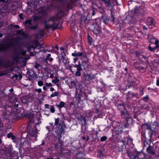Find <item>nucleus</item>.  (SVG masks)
Masks as SVG:
<instances>
[{"label":"nucleus","mask_w":159,"mask_h":159,"mask_svg":"<svg viewBox=\"0 0 159 159\" xmlns=\"http://www.w3.org/2000/svg\"><path fill=\"white\" fill-rule=\"evenodd\" d=\"M64 15V13L63 12H60L56 15L50 17L48 21V22L52 21L53 24L51 25H48L46 24L45 25V29H48L51 28L52 29H56L58 26V21H60L61 18H62Z\"/></svg>","instance_id":"obj_1"},{"label":"nucleus","mask_w":159,"mask_h":159,"mask_svg":"<svg viewBox=\"0 0 159 159\" xmlns=\"http://www.w3.org/2000/svg\"><path fill=\"white\" fill-rule=\"evenodd\" d=\"M144 125L146 126V129H149L151 130L150 132V139L151 138V137L152 135V132H156V128L159 125V123L156 122H153L152 124H150L148 123H145L143 125Z\"/></svg>","instance_id":"obj_2"},{"label":"nucleus","mask_w":159,"mask_h":159,"mask_svg":"<svg viewBox=\"0 0 159 159\" xmlns=\"http://www.w3.org/2000/svg\"><path fill=\"white\" fill-rule=\"evenodd\" d=\"M15 47L14 42H11L9 43H2L0 45V51L3 52L7 51L10 47Z\"/></svg>","instance_id":"obj_3"},{"label":"nucleus","mask_w":159,"mask_h":159,"mask_svg":"<svg viewBox=\"0 0 159 159\" xmlns=\"http://www.w3.org/2000/svg\"><path fill=\"white\" fill-rule=\"evenodd\" d=\"M146 9L143 6H136L135 8L132 10V12L135 16L140 15L144 14Z\"/></svg>","instance_id":"obj_4"},{"label":"nucleus","mask_w":159,"mask_h":159,"mask_svg":"<svg viewBox=\"0 0 159 159\" xmlns=\"http://www.w3.org/2000/svg\"><path fill=\"white\" fill-rule=\"evenodd\" d=\"M54 144L56 150L59 149L61 151H63L62 146L63 145V143L60 137H58V139H55Z\"/></svg>","instance_id":"obj_5"},{"label":"nucleus","mask_w":159,"mask_h":159,"mask_svg":"<svg viewBox=\"0 0 159 159\" xmlns=\"http://www.w3.org/2000/svg\"><path fill=\"white\" fill-rule=\"evenodd\" d=\"M9 99L10 103L14 104L15 107H18L19 102L18 101L17 98L13 93H11L9 94Z\"/></svg>","instance_id":"obj_6"},{"label":"nucleus","mask_w":159,"mask_h":159,"mask_svg":"<svg viewBox=\"0 0 159 159\" xmlns=\"http://www.w3.org/2000/svg\"><path fill=\"white\" fill-rule=\"evenodd\" d=\"M31 45H30L27 47V51L29 52L30 51L31 49L33 48L34 50L37 48L39 46V48H41V46L39 44L37 41H33L31 42Z\"/></svg>","instance_id":"obj_7"},{"label":"nucleus","mask_w":159,"mask_h":159,"mask_svg":"<svg viewBox=\"0 0 159 159\" xmlns=\"http://www.w3.org/2000/svg\"><path fill=\"white\" fill-rule=\"evenodd\" d=\"M59 127L57 132L59 134L58 137L61 138V134H64V128H66L65 125L63 121H61L59 124Z\"/></svg>","instance_id":"obj_8"},{"label":"nucleus","mask_w":159,"mask_h":159,"mask_svg":"<svg viewBox=\"0 0 159 159\" xmlns=\"http://www.w3.org/2000/svg\"><path fill=\"white\" fill-rule=\"evenodd\" d=\"M42 17V16H41L36 15L35 16L34 19H30L29 20H26L24 22V24L26 25L28 27L31 26L32 25L31 21L33 20L34 21L37 20H40Z\"/></svg>","instance_id":"obj_9"},{"label":"nucleus","mask_w":159,"mask_h":159,"mask_svg":"<svg viewBox=\"0 0 159 159\" xmlns=\"http://www.w3.org/2000/svg\"><path fill=\"white\" fill-rule=\"evenodd\" d=\"M127 144L128 143V140L127 142H125L124 141H121L118 142L116 144V147L118 149L117 150L119 152L123 151V149L125 148V143Z\"/></svg>","instance_id":"obj_10"},{"label":"nucleus","mask_w":159,"mask_h":159,"mask_svg":"<svg viewBox=\"0 0 159 159\" xmlns=\"http://www.w3.org/2000/svg\"><path fill=\"white\" fill-rule=\"evenodd\" d=\"M91 27L93 28L92 30V31L96 35H97L101 33V27L97 24H93Z\"/></svg>","instance_id":"obj_11"},{"label":"nucleus","mask_w":159,"mask_h":159,"mask_svg":"<svg viewBox=\"0 0 159 159\" xmlns=\"http://www.w3.org/2000/svg\"><path fill=\"white\" fill-rule=\"evenodd\" d=\"M103 1L106 6L108 9L111 10L113 9L114 5L113 2H111V0H103Z\"/></svg>","instance_id":"obj_12"},{"label":"nucleus","mask_w":159,"mask_h":159,"mask_svg":"<svg viewBox=\"0 0 159 159\" xmlns=\"http://www.w3.org/2000/svg\"><path fill=\"white\" fill-rule=\"evenodd\" d=\"M72 55L73 57H81L84 58L86 57V55L85 52H79L76 51H75L74 53L72 54Z\"/></svg>","instance_id":"obj_13"},{"label":"nucleus","mask_w":159,"mask_h":159,"mask_svg":"<svg viewBox=\"0 0 159 159\" xmlns=\"http://www.w3.org/2000/svg\"><path fill=\"white\" fill-rule=\"evenodd\" d=\"M11 115L13 119L16 120L19 119L21 116V114L19 112L18 110H16L14 113H12Z\"/></svg>","instance_id":"obj_14"},{"label":"nucleus","mask_w":159,"mask_h":159,"mask_svg":"<svg viewBox=\"0 0 159 159\" xmlns=\"http://www.w3.org/2000/svg\"><path fill=\"white\" fill-rule=\"evenodd\" d=\"M98 157L99 158H102L104 157H106V154L105 153V151L103 148H101L98 152L97 154Z\"/></svg>","instance_id":"obj_15"},{"label":"nucleus","mask_w":159,"mask_h":159,"mask_svg":"<svg viewBox=\"0 0 159 159\" xmlns=\"http://www.w3.org/2000/svg\"><path fill=\"white\" fill-rule=\"evenodd\" d=\"M146 151L148 154L153 156L156 154V153L154 151L153 147L151 146L150 144L149 145L148 147L147 148Z\"/></svg>","instance_id":"obj_16"},{"label":"nucleus","mask_w":159,"mask_h":159,"mask_svg":"<svg viewBox=\"0 0 159 159\" xmlns=\"http://www.w3.org/2000/svg\"><path fill=\"white\" fill-rule=\"evenodd\" d=\"M133 122V120L132 118L129 117L127 118L126 120V123L124 125V127L125 128H129L130 125L132 124Z\"/></svg>","instance_id":"obj_17"},{"label":"nucleus","mask_w":159,"mask_h":159,"mask_svg":"<svg viewBox=\"0 0 159 159\" xmlns=\"http://www.w3.org/2000/svg\"><path fill=\"white\" fill-rule=\"evenodd\" d=\"M147 24L149 25L154 26L155 24V21L152 17H149L147 20Z\"/></svg>","instance_id":"obj_18"},{"label":"nucleus","mask_w":159,"mask_h":159,"mask_svg":"<svg viewBox=\"0 0 159 159\" xmlns=\"http://www.w3.org/2000/svg\"><path fill=\"white\" fill-rule=\"evenodd\" d=\"M84 77H85V80H89L95 78V76L93 74H84Z\"/></svg>","instance_id":"obj_19"},{"label":"nucleus","mask_w":159,"mask_h":159,"mask_svg":"<svg viewBox=\"0 0 159 159\" xmlns=\"http://www.w3.org/2000/svg\"><path fill=\"white\" fill-rule=\"evenodd\" d=\"M30 99V97L29 96H25L21 98L22 103L24 104H27L28 103L29 100Z\"/></svg>","instance_id":"obj_20"},{"label":"nucleus","mask_w":159,"mask_h":159,"mask_svg":"<svg viewBox=\"0 0 159 159\" xmlns=\"http://www.w3.org/2000/svg\"><path fill=\"white\" fill-rule=\"evenodd\" d=\"M26 117L28 118L29 120L30 124L34 122V115L33 113L31 112L29 113L27 115Z\"/></svg>","instance_id":"obj_21"},{"label":"nucleus","mask_w":159,"mask_h":159,"mask_svg":"<svg viewBox=\"0 0 159 159\" xmlns=\"http://www.w3.org/2000/svg\"><path fill=\"white\" fill-rule=\"evenodd\" d=\"M60 1L61 2L63 3H64L65 2H67V9L68 10H69L70 9H71L72 5V2L71 1L70 2H67V0H60Z\"/></svg>","instance_id":"obj_22"},{"label":"nucleus","mask_w":159,"mask_h":159,"mask_svg":"<svg viewBox=\"0 0 159 159\" xmlns=\"http://www.w3.org/2000/svg\"><path fill=\"white\" fill-rule=\"evenodd\" d=\"M30 134L31 136H35L36 134L38 133V131L36 129H33L31 131H30Z\"/></svg>","instance_id":"obj_23"},{"label":"nucleus","mask_w":159,"mask_h":159,"mask_svg":"<svg viewBox=\"0 0 159 159\" xmlns=\"http://www.w3.org/2000/svg\"><path fill=\"white\" fill-rule=\"evenodd\" d=\"M7 10L2 7L0 8V15L4 16L6 15Z\"/></svg>","instance_id":"obj_24"},{"label":"nucleus","mask_w":159,"mask_h":159,"mask_svg":"<svg viewBox=\"0 0 159 159\" xmlns=\"http://www.w3.org/2000/svg\"><path fill=\"white\" fill-rule=\"evenodd\" d=\"M18 2L17 0H15L12 5V9L15 10L18 8Z\"/></svg>","instance_id":"obj_25"},{"label":"nucleus","mask_w":159,"mask_h":159,"mask_svg":"<svg viewBox=\"0 0 159 159\" xmlns=\"http://www.w3.org/2000/svg\"><path fill=\"white\" fill-rule=\"evenodd\" d=\"M59 60L60 63L61 62V61L65 65L66 64V61L65 58L63 55H61L60 57H59Z\"/></svg>","instance_id":"obj_26"},{"label":"nucleus","mask_w":159,"mask_h":159,"mask_svg":"<svg viewBox=\"0 0 159 159\" xmlns=\"http://www.w3.org/2000/svg\"><path fill=\"white\" fill-rule=\"evenodd\" d=\"M51 56V54H48L46 58H45L44 60L45 62L47 63L48 60H49L50 62H52V61L53 59L52 57H50Z\"/></svg>","instance_id":"obj_27"},{"label":"nucleus","mask_w":159,"mask_h":159,"mask_svg":"<svg viewBox=\"0 0 159 159\" xmlns=\"http://www.w3.org/2000/svg\"><path fill=\"white\" fill-rule=\"evenodd\" d=\"M142 154V153L141 152H138L135 155H133L132 157H131V159H138L139 158H140V157H139V155Z\"/></svg>","instance_id":"obj_28"},{"label":"nucleus","mask_w":159,"mask_h":159,"mask_svg":"<svg viewBox=\"0 0 159 159\" xmlns=\"http://www.w3.org/2000/svg\"><path fill=\"white\" fill-rule=\"evenodd\" d=\"M130 95H131V96L130 97V98H133L134 97H135L137 96V94L134 93H130L129 92H128V97L127 98V100H128V98L129 97Z\"/></svg>","instance_id":"obj_29"},{"label":"nucleus","mask_w":159,"mask_h":159,"mask_svg":"<svg viewBox=\"0 0 159 159\" xmlns=\"http://www.w3.org/2000/svg\"><path fill=\"white\" fill-rule=\"evenodd\" d=\"M7 136L8 138H11L12 140H14L15 139V137L13 135V134L12 133H9L7 134Z\"/></svg>","instance_id":"obj_30"},{"label":"nucleus","mask_w":159,"mask_h":159,"mask_svg":"<svg viewBox=\"0 0 159 159\" xmlns=\"http://www.w3.org/2000/svg\"><path fill=\"white\" fill-rule=\"evenodd\" d=\"M21 34L23 36V39H28L29 38V35L24 32H22Z\"/></svg>","instance_id":"obj_31"},{"label":"nucleus","mask_w":159,"mask_h":159,"mask_svg":"<svg viewBox=\"0 0 159 159\" xmlns=\"http://www.w3.org/2000/svg\"><path fill=\"white\" fill-rule=\"evenodd\" d=\"M54 79L52 80V82L54 84L58 82L59 81V79L57 77V76H55L54 77Z\"/></svg>","instance_id":"obj_32"},{"label":"nucleus","mask_w":159,"mask_h":159,"mask_svg":"<svg viewBox=\"0 0 159 159\" xmlns=\"http://www.w3.org/2000/svg\"><path fill=\"white\" fill-rule=\"evenodd\" d=\"M65 105V103L63 102H60L59 105H57V107L60 108H61L62 107H63Z\"/></svg>","instance_id":"obj_33"},{"label":"nucleus","mask_w":159,"mask_h":159,"mask_svg":"<svg viewBox=\"0 0 159 159\" xmlns=\"http://www.w3.org/2000/svg\"><path fill=\"white\" fill-rule=\"evenodd\" d=\"M29 28L30 29L33 30H35L37 29L38 28V25H36L34 26H32V25L31 26H28Z\"/></svg>","instance_id":"obj_34"},{"label":"nucleus","mask_w":159,"mask_h":159,"mask_svg":"<svg viewBox=\"0 0 159 159\" xmlns=\"http://www.w3.org/2000/svg\"><path fill=\"white\" fill-rule=\"evenodd\" d=\"M40 66L39 64L38 63H35L34 66V67L37 69V70H39V67Z\"/></svg>","instance_id":"obj_35"},{"label":"nucleus","mask_w":159,"mask_h":159,"mask_svg":"<svg viewBox=\"0 0 159 159\" xmlns=\"http://www.w3.org/2000/svg\"><path fill=\"white\" fill-rule=\"evenodd\" d=\"M50 111L52 113H53L55 111V109L54 108V107L53 105H51L50 106Z\"/></svg>","instance_id":"obj_36"},{"label":"nucleus","mask_w":159,"mask_h":159,"mask_svg":"<svg viewBox=\"0 0 159 159\" xmlns=\"http://www.w3.org/2000/svg\"><path fill=\"white\" fill-rule=\"evenodd\" d=\"M7 0H0V6L3 5L4 3H7Z\"/></svg>","instance_id":"obj_37"},{"label":"nucleus","mask_w":159,"mask_h":159,"mask_svg":"<svg viewBox=\"0 0 159 159\" xmlns=\"http://www.w3.org/2000/svg\"><path fill=\"white\" fill-rule=\"evenodd\" d=\"M87 38L89 42L90 43H92V39L91 37L89 36V34H88L87 35Z\"/></svg>","instance_id":"obj_38"},{"label":"nucleus","mask_w":159,"mask_h":159,"mask_svg":"<svg viewBox=\"0 0 159 159\" xmlns=\"http://www.w3.org/2000/svg\"><path fill=\"white\" fill-rule=\"evenodd\" d=\"M107 139V138L106 136H103L100 139V140L102 142L105 141Z\"/></svg>","instance_id":"obj_39"},{"label":"nucleus","mask_w":159,"mask_h":159,"mask_svg":"<svg viewBox=\"0 0 159 159\" xmlns=\"http://www.w3.org/2000/svg\"><path fill=\"white\" fill-rule=\"evenodd\" d=\"M148 100L149 97L148 95H147L146 96L144 97L142 99V100L145 101H147Z\"/></svg>","instance_id":"obj_40"},{"label":"nucleus","mask_w":159,"mask_h":159,"mask_svg":"<svg viewBox=\"0 0 159 159\" xmlns=\"http://www.w3.org/2000/svg\"><path fill=\"white\" fill-rule=\"evenodd\" d=\"M43 84V82L41 80L39 81L38 82V85L40 86H42Z\"/></svg>","instance_id":"obj_41"},{"label":"nucleus","mask_w":159,"mask_h":159,"mask_svg":"<svg viewBox=\"0 0 159 159\" xmlns=\"http://www.w3.org/2000/svg\"><path fill=\"white\" fill-rule=\"evenodd\" d=\"M59 121V118L56 119L55 120V122L54 123L55 125H57L58 124Z\"/></svg>","instance_id":"obj_42"},{"label":"nucleus","mask_w":159,"mask_h":159,"mask_svg":"<svg viewBox=\"0 0 159 159\" xmlns=\"http://www.w3.org/2000/svg\"><path fill=\"white\" fill-rule=\"evenodd\" d=\"M110 18V19L109 20H110L111 21L114 22V16L112 15V13H111V17Z\"/></svg>","instance_id":"obj_43"},{"label":"nucleus","mask_w":159,"mask_h":159,"mask_svg":"<svg viewBox=\"0 0 159 159\" xmlns=\"http://www.w3.org/2000/svg\"><path fill=\"white\" fill-rule=\"evenodd\" d=\"M34 91L35 92H37L39 93H40L42 92V90L41 89H35Z\"/></svg>","instance_id":"obj_44"},{"label":"nucleus","mask_w":159,"mask_h":159,"mask_svg":"<svg viewBox=\"0 0 159 159\" xmlns=\"http://www.w3.org/2000/svg\"><path fill=\"white\" fill-rule=\"evenodd\" d=\"M148 48L151 51H153L154 50H158V49H157V48H156V47L152 48L150 46H149Z\"/></svg>","instance_id":"obj_45"},{"label":"nucleus","mask_w":159,"mask_h":159,"mask_svg":"<svg viewBox=\"0 0 159 159\" xmlns=\"http://www.w3.org/2000/svg\"><path fill=\"white\" fill-rule=\"evenodd\" d=\"M75 75L76 76H80L81 75V73L80 71H77L76 72Z\"/></svg>","instance_id":"obj_46"},{"label":"nucleus","mask_w":159,"mask_h":159,"mask_svg":"<svg viewBox=\"0 0 159 159\" xmlns=\"http://www.w3.org/2000/svg\"><path fill=\"white\" fill-rule=\"evenodd\" d=\"M102 18L103 19V20L105 23L108 22L109 20V19L106 17L104 18H103L102 17Z\"/></svg>","instance_id":"obj_47"},{"label":"nucleus","mask_w":159,"mask_h":159,"mask_svg":"<svg viewBox=\"0 0 159 159\" xmlns=\"http://www.w3.org/2000/svg\"><path fill=\"white\" fill-rule=\"evenodd\" d=\"M81 66V65L80 63V62H79V64L78 65H76V64L74 66V67H75L77 68H78L79 67H80V66Z\"/></svg>","instance_id":"obj_48"},{"label":"nucleus","mask_w":159,"mask_h":159,"mask_svg":"<svg viewBox=\"0 0 159 159\" xmlns=\"http://www.w3.org/2000/svg\"><path fill=\"white\" fill-rule=\"evenodd\" d=\"M45 85H46V86L47 87H51V86H52V84L51 83H45Z\"/></svg>","instance_id":"obj_49"},{"label":"nucleus","mask_w":159,"mask_h":159,"mask_svg":"<svg viewBox=\"0 0 159 159\" xmlns=\"http://www.w3.org/2000/svg\"><path fill=\"white\" fill-rule=\"evenodd\" d=\"M159 43V41L158 40H156L155 42V44L156 45V46L155 47H156V48H157V46H158V44Z\"/></svg>","instance_id":"obj_50"},{"label":"nucleus","mask_w":159,"mask_h":159,"mask_svg":"<svg viewBox=\"0 0 159 159\" xmlns=\"http://www.w3.org/2000/svg\"><path fill=\"white\" fill-rule=\"evenodd\" d=\"M87 61H83L81 65H82L83 66H84L87 63Z\"/></svg>","instance_id":"obj_51"},{"label":"nucleus","mask_w":159,"mask_h":159,"mask_svg":"<svg viewBox=\"0 0 159 159\" xmlns=\"http://www.w3.org/2000/svg\"><path fill=\"white\" fill-rule=\"evenodd\" d=\"M77 71H80L82 70V68L81 67V66H80L78 68H77Z\"/></svg>","instance_id":"obj_52"},{"label":"nucleus","mask_w":159,"mask_h":159,"mask_svg":"<svg viewBox=\"0 0 159 159\" xmlns=\"http://www.w3.org/2000/svg\"><path fill=\"white\" fill-rule=\"evenodd\" d=\"M19 17L21 20L23 19V14L22 13H20L19 14Z\"/></svg>","instance_id":"obj_53"},{"label":"nucleus","mask_w":159,"mask_h":159,"mask_svg":"<svg viewBox=\"0 0 159 159\" xmlns=\"http://www.w3.org/2000/svg\"><path fill=\"white\" fill-rule=\"evenodd\" d=\"M71 84L72 86H74L75 85V84L74 81H72L71 82Z\"/></svg>","instance_id":"obj_54"},{"label":"nucleus","mask_w":159,"mask_h":159,"mask_svg":"<svg viewBox=\"0 0 159 159\" xmlns=\"http://www.w3.org/2000/svg\"><path fill=\"white\" fill-rule=\"evenodd\" d=\"M45 108L49 109V105L48 104H46L44 105Z\"/></svg>","instance_id":"obj_55"},{"label":"nucleus","mask_w":159,"mask_h":159,"mask_svg":"<svg viewBox=\"0 0 159 159\" xmlns=\"http://www.w3.org/2000/svg\"><path fill=\"white\" fill-rule=\"evenodd\" d=\"M26 53V51H22V52H21V54L22 55H25Z\"/></svg>","instance_id":"obj_56"},{"label":"nucleus","mask_w":159,"mask_h":159,"mask_svg":"<svg viewBox=\"0 0 159 159\" xmlns=\"http://www.w3.org/2000/svg\"><path fill=\"white\" fill-rule=\"evenodd\" d=\"M128 156L130 157V159H131V157H132L133 156L131 155V153L130 152L129 153L128 152Z\"/></svg>","instance_id":"obj_57"},{"label":"nucleus","mask_w":159,"mask_h":159,"mask_svg":"<svg viewBox=\"0 0 159 159\" xmlns=\"http://www.w3.org/2000/svg\"><path fill=\"white\" fill-rule=\"evenodd\" d=\"M14 27L17 29H19L20 28V26L18 25H15L14 26Z\"/></svg>","instance_id":"obj_58"},{"label":"nucleus","mask_w":159,"mask_h":159,"mask_svg":"<svg viewBox=\"0 0 159 159\" xmlns=\"http://www.w3.org/2000/svg\"><path fill=\"white\" fill-rule=\"evenodd\" d=\"M78 59V57H76L74 59V63H75L77 61V60Z\"/></svg>","instance_id":"obj_59"},{"label":"nucleus","mask_w":159,"mask_h":159,"mask_svg":"<svg viewBox=\"0 0 159 159\" xmlns=\"http://www.w3.org/2000/svg\"><path fill=\"white\" fill-rule=\"evenodd\" d=\"M54 95L55 96H57L58 95V92H56L54 93Z\"/></svg>","instance_id":"obj_60"},{"label":"nucleus","mask_w":159,"mask_h":159,"mask_svg":"<svg viewBox=\"0 0 159 159\" xmlns=\"http://www.w3.org/2000/svg\"><path fill=\"white\" fill-rule=\"evenodd\" d=\"M3 126V124L1 121H0V128L2 127Z\"/></svg>","instance_id":"obj_61"},{"label":"nucleus","mask_w":159,"mask_h":159,"mask_svg":"<svg viewBox=\"0 0 159 159\" xmlns=\"http://www.w3.org/2000/svg\"><path fill=\"white\" fill-rule=\"evenodd\" d=\"M83 120L84 121V124H86V119L84 117H83Z\"/></svg>","instance_id":"obj_62"},{"label":"nucleus","mask_w":159,"mask_h":159,"mask_svg":"<svg viewBox=\"0 0 159 159\" xmlns=\"http://www.w3.org/2000/svg\"><path fill=\"white\" fill-rule=\"evenodd\" d=\"M156 84L157 85L159 86V80H157Z\"/></svg>","instance_id":"obj_63"},{"label":"nucleus","mask_w":159,"mask_h":159,"mask_svg":"<svg viewBox=\"0 0 159 159\" xmlns=\"http://www.w3.org/2000/svg\"><path fill=\"white\" fill-rule=\"evenodd\" d=\"M156 149H157V151L158 152H159V147H156Z\"/></svg>","instance_id":"obj_64"}]
</instances>
